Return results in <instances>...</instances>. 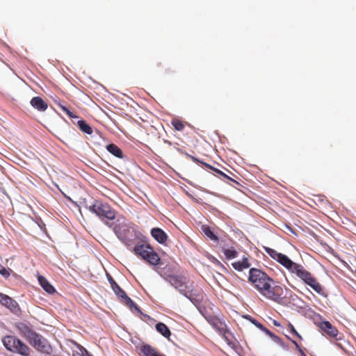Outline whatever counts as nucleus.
Segmentation results:
<instances>
[{"mask_svg": "<svg viewBox=\"0 0 356 356\" xmlns=\"http://www.w3.org/2000/svg\"><path fill=\"white\" fill-rule=\"evenodd\" d=\"M265 251L271 258L286 268L289 273L295 275L305 284L310 286L316 293L321 296H326L325 291L322 284L302 265L293 261L286 255L277 252L272 248H265Z\"/></svg>", "mask_w": 356, "mask_h": 356, "instance_id": "f257e3e1", "label": "nucleus"}, {"mask_svg": "<svg viewBox=\"0 0 356 356\" xmlns=\"http://www.w3.org/2000/svg\"><path fill=\"white\" fill-rule=\"evenodd\" d=\"M248 280L252 286L266 299L278 303L282 301L283 288L276 284L275 280L264 271L256 268H250Z\"/></svg>", "mask_w": 356, "mask_h": 356, "instance_id": "f03ea898", "label": "nucleus"}, {"mask_svg": "<svg viewBox=\"0 0 356 356\" xmlns=\"http://www.w3.org/2000/svg\"><path fill=\"white\" fill-rule=\"evenodd\" d=\"M172 286L177 289L181 293L188 298L192 302H200L202 300L203 295L201 289H195L193 282L186 281V278L173 275H163Z\"/></svg>", "mask_w": 356, "mask_h": 356, "instance_id": "7ed1b4c3", "label": "nucleus"}, {"mask_svg": "<svg viewBox=\"0 0 356 356\" xmlns=\"http://www.w3.org/2000/svg\"><path fill=\"white\" fill-rule=\"evenodd\" d=\"M86 207L96 214L106 225H108L106 220H113L115 218L116 211L107 203L95 200L92 204L86 205Z\"/></svg>", "mask_w": 356, "mask_h": 356, "instance_id": "20e7f679", "label": "nucleus"}, {"mask_svg": "<svg viewBox=\"0 0 356 356\" xmlns=\"http://www.w3.org/2000/svg\"><path fill=\"white\" fill-rule=\"evenodd\" d=\"M2 343L5 348L10 352L18 353L22 356H30V348L16 337L7 335L2 339Z\"/></svg>", "mask_w": 356, "mask_h": 356, "instance_id": "39448f33", "label": "nucleus"}, {"mask_svg": "<svg viewBox=\"0 0 356 356\" xmlns=\"http://www.w3.org/2000/svg\"><path fill=\"white\" fill-rule=\"evenodd\" d=\"M134 251L136 254L140 256L150 265L157 266L161 259L158 254L148 245H138L134 247Z\"/></svg>", "mask_w": 356, "mask_h": 356, "instance_id": "423d86ee", "label": "nucleus"}, {"mask_svg": "<svg viewBox=\"0 0 356 356\" xmlns=\"http://www.w3.org/2000/svg\"><path fill=\"white\" fill-rule=\"evenodd\" d=\"M29 342L35 349L42 353H49L51 350V346L48 343L47 340L36 332Z\"/></svg>", "mask_w": 356, "mask_h": 356, "instance_id": "0eeeda50", "label": "nucleus"}, {"mask_svg": "<svg viewBox=\"0 0 356 356\" xmlns=\"http://www.w3.org/2000/svg\"><path fill=\"white\" fill-rule=\"evenodd\" d=\"M115 295L120 299L121 302H124L127 307H129L130 309L138 312H140L139 307L134 303V302L127 295L125 291L120 288L115 292H114Z\"/></svg>", "mask_w": 356, "mask_h": 356, "instance_id": "6e6552de", "label": "nucleus"}, {"mask_svg": "<svg viewBox=\"0 0 356 356\" xmlns=\"http://www.w3.org/2000/svg\"><path fill=\"white\" fill-rule=\"evenodd\" d=\"M15 327L19 331L20 334L28 341H29L35 334V332L25 323H15Z\"/></svg>", "mask_w": 356, "mask_h": 356, "instance_id": "1a4fd4ad", "label": "nucleus"}, {"mask_svg": "<svg viewBox=\"0 0 356 356\" xmlns=\"http://www.w3.org/2000/svg\"><path fill=\"white\" fill-rule=\"evenodd\" d=\"M319 327L323 332L330 337L335 338L339 334L338 330L327 321L321 322L319 323Z\"/></svg>", "mask_w": 356, "mask_h": 356, "instance_id": "9d476101", "label": "nucleus"}, {"mask_svg": "<svg viewBox=\"0 0 356 356\" xmlns=\"http://www.w3.org/2000/svg\"><path fill=\"white\" fill-rule=\"evenodd\" d=\"M209 323L215 328L220 334L225 336L227 332L226 324L217 317H213L209 320Z\"/></svg>", "mask_w": 356, "mask_h": 356, "instance_id": "9b49d317", "label": "nucleus"}, {"mask_svg": "<svg viewBox=\"0 0 356 356\" xmlns=\"http://www.w3.org/2000/svg\"><path fill=\"white\" fill-rule=\"evenodd\" d=\"M250 257V256H243L241 260L232 263V266L234 270L239 272H241L245 269H248L251 266Z\"/></svg>", "mask_w": 356, "mask_h": 356, "instance_id": "f8f14e48", "label": "nucleus"}, {"mask_svg": "<svg viewBox=\"0 0 356 356\" xmlns=\"http://www.w3.org/2000/svg\"><path fill=\"white\" fill-rule=\"evenodd\" d=\"M152 236L159 243L164 244L168 240V235L161 228H152L151 230Z\"/></svg>", "mask_w": 356, "mask_h": 356, "instance_id": "ddd939ff", "label": "nucleus"}, {"mask_svg": "<svg viewBox=\"0 0 356 356\" xmlns=\"http://www.w3.org/2000/svg\"><path fill=\"white\" fill-rule=\"evenodd\" d=\"M0 303L12 311L15 310L18 306L15 300L3 293H0Z\"/></svg>", "mask_w": 356, "mask_h": 356, "instance_id": "4468645a", "label": "nucleus"}, {"mask_svg": "<svg viewBox=\"0 0 356 356\" xmlns=\"http://www.w3.org/2000/svg\"><path fill=\"white\" fill-rule=\"evenodd\" d=\"M31 105L39 111H44L48 108V104L40 97H34L30 102Z\"/></svg>", "mask_w": 356, "mask_h": 356, "instance_id": "2eb2a0df", "label": "nucleus"}, {"mask_svg": "<svg viewBox=\"0 0 356 356\" xmlns=\"http://www.w3.org/2000/svg\"><path fill=\"white\" fill-rule=\"evenodd\" d=\"M140 350L145 356H164L156 348L148 344L143 345Z\"/></svg>", "mask_w": 356, "mask_h": 356, "instance_id": "dca6fc26", "label": "nucleus"}, {"mask_svg": "<svg viewBox=\"0 0 356 356\" xmlns=\"http://www.w3.org/2000/svg\"><path fill=\"white\" fill-rule=\"evenodd\" d=\"M38 282L42 289L48 293L52 294L55 292L54 286L47 280L45 277L42 275H39Z\"/></svg>", "mask_w": 356, "mask_h": 356, "instance_id": "f3484780", "label": "nucleus"}, {"mask_svg": "<svg viewBox=\"0 0 356 356\" xmlns=\"http://www.w3.org/2000/svg\"><path fill=\"white\" fill-rule=\"evenodd\" d=\"M222 251L225 254L226 259L229 260L236 258L238 254L237 250L233 246L222 247Z\"/></svg>", "mask_w": 356, "mask_h": 356, "instance_id": "a211bd4d", "label": "nucleus"}, {"mask_svg": "<svg viewBox=\"0 0 356 356\" xmlns=\"http://www.w3.org/2000/svg\"><path fill=\"white\" fill-rule=\"evenodd\" d=\"M106 148L107 151L109 153H111V154H113V156H115L119 159L123 158L124 155H123L122 151L116 145L111 143V144L106 145Z\"/></svg>", "mask_w": 356, "mask_h": 356, "instance_id": "6ab92c4d", "label": "nucleus"}, {"mask_svg": "<svg viewBox=\"0 0 356 356\" xmlns=\"http://www.w3.org/2000/svg\"><path fill=\"white\" fill-rule=\"evenodd\" d=\"M156 330L165 338H169L171 335V332L168 326L163 323H158L156 325Z\"/></svg>", "mask_w": 356, "mask_h": 356, "instance_id": "aec40b11", "label": "nucleus"}, {"mask_svg": "<svg viewBox=\"0 0 356 356\" xmlns=\"http://www.w3.org/2000/svg\"><path fill=\"white\" fill-rule=\"evenodd\" d=\"M79 129L86 134L91 135L93 132L92 127L83 120L77 122Z\"/></svg>", "mask_w": 356, "mask_h": 356, "instance_id": "412c9836", "label": "nucleus"}, {"mask_svg": "<svg viewBox=\"0 0 356 356\" xmlns=\"http://www.w3.org/2000/svg\"><path fill=\"white\" fill-rule=\"evenodd\" d=\"M202 230L204 235L209 238L210 240L218 242V236L213 233V232L211 229V228L207 225H203L202 227Z\"/></svg>", "mask_w": 356, "mask_h": 356, "instance_id": "4be33fe9", "label": "nucleus"}, {"mask_svg": "<svg viewBox=\"0 0 356 356\" xmlns=\"http://www.w3.org/2000/svg\"><path fill=\"white\" fill-rule=\"evenodd\" d=\"M172 126L176 131H183L187 122H183L179 118H173L171 121Z\"/></svg>", "mask_w": 356, "mask_h": 356, "instance_id": "5701e85b", "label": "nucleus"}, {"mask_svg": "<svg viewBox=\"0 0 356 356\" xmlns=\"http://www.w3.org/2000/svg\"><path fill=\"white\" fill-rule=\"evenodd\" d=\"M56 104L63 111L65 112L70 118H77L78 117L76 115H74L72 112H71L66 106L63 105L60 102L55 101Z\"/></svg>", "mask_w": 356, "mask_h": 356, "instance_id": "b1692460", "label": "nucleus"}, {"mask_svg": "<svg viewBox=\"0 0 356 356\" xmlns=\"http://www.w3.org/2000/svg\"><path fill=\"white\" fill-rule=\"evenodd\" d=\"M107 278L111 286V288L114 292H115L117 290H118L120 286L115 282L114 279L111 277V275L107 274Z\"/></svg>", "mask_w": 356, "mask_h": 356, "instance_id": "393cba45", "label": "nucleus"}, {"mask_svg": "<svg viewBox=\"0 0 356 356\" xmlns=\"http://www.w3.org/2000/svg\"><path fill=\"white\" fill-rule=\"evenodd\" d=\"M287 326L292 334L296 336L298 339H302L301 335L296 331L294 326L291 323H289Z\"/></svg>", "mask_w": 356, "mask_h": 356, "instance_id": "a878e982", "label": "nucleus"}, {"mask_svg": "<svg viewBox=\"0 0 356 356\" xmlns=\"http://www.w3.org/2000/svg\"><path fill=\"white\" fill-rule=\"evenodd\" d=\"M0 274L4 277H8L10 276L9 270L1 265H0Z\"/></svg>", "mask_w": 356, "mask_h": 356, "instance_id": "bb28decb", "label": "nucleus"}, {"mask_svg": "<svg viewBox=\"0 0 356 356\" xmlns=\"http://www.w3.org/2000/svg\"><path fill=\"white\" fill-rule=\"evenodd\" d=\"M275 343H278L283 348H286L285 345L284 344L282 340L277 336H276L275 334L273 335L271 338Z\"/></svg>", "mask_w": 356, "mask_h": 356, "instance_id": "cd10ccee", "label": "nucleus"}, {"mask_svg": "<svg viewBox=\"0 0 356 356\" xmlns=\"http://www.w3.org/2000/svg\"><path fill=\"white\" fill-rule=\"evenodd\" d=\"M293 343L295 345L296 348L298 350V352L300 354V356H307L306 354L304 353L301 347L299 346V344L294 340H291Z\"/></svg>", "mask_w": 356, "mask_h": 356, "instance_id": "c85d7f7f", "label": "nucleus"}, {"mask_svg": "<svg viewBox=\"0 0 356 356\" xmlns=\"http://www.w3.org/2000/svg\"><path fill=\"white\" fill-rule=\"evenodd\" d=\"M205 165L207 167H208L209 168L211 169L212 170H213L215 172H216L217 174L221 175H223V172L221 171L219 169H217L214 167H212L211 165H209V164H205Z\"/></svg>", "mask_w": 356, "mask_h": 356, "instance_id": "c756f323", "label": "nucleus"}, {"mask_svg": "<svg viewBox=\"0 0 356 356\" xmlns=\"http://www.w3.org/2000/svg\"><path fill=\"white\" fill-rule=\"evenodd\" d=\"M252 323H254V325H255L258 328H259L261 330H263V328H264V326L261 323H260L259 322H258V321H256V320H254V321H252Z\"/></svg>", "mask_w": 356, "mask_h": 356, "instance_id": "7c9ffc66", "label": "nucleus"}, {"mask_svg": "<svg viewBox=\"0 0 356 356\" xmlns=\"http://www.w3.org/2000/svg\"><path fill=\"white\" fill-rule=\"evenodd\" d=\"M262 331L264 332L266 334H268L270 338H272L273 335L274 334L271 331H270L266 327H264V328H263Z\"/></svg>", "mask_w": 356, "mask_h": 356, "instance_id": "2f4dec72", "label": "nucleus"}, {"mask_svg": "<svg viewBox=\"0 0 356 356\" xmlns=\"http://www.w3.org/2000/svg\"><path fill=\"white\" fill-rule=\"evenodd\" d=\"M183 154H184L186 157L191 159L194 161H199L195 157L188 154L187 152H181Z\"/></svg>", "mask_w": 356, "mask_h": 356, "instance_id": "473e14b6", "label": "nucleus"}, {"mask_svg": "<svg viewBox=\"0 0 356 356\" xmlns=\"http://www.w3.org/2000/svg\"><path fill=\"white\" fill-rule=\"evenodd\" d=\"M225 178H226L227 179H229L233 182H235V183H237V181L234 179H233L232 178H231L230 177H229L228 175H227V177H225Z\"/></svg>", "mask_w": 356, "mask_h": 356, "instance_id": "72a5a7b5", "label": "nucleus"}, {"mask_svg": "<svg viewBox=\"0 0 356 356\" xmlns=\"http://www.w3.org/2000/svg\"><path fill=\"white\" fill-rule=\"evenodd\" d=\"M74 356H90L86 351V355H83V354H77V355H74Z\"/></svg>", "mask_w": 356, "mask_h": 356, "instance_id": "f704fd0d", "label": "nucleus"}, {"mask_svg": "<svg viewBox=\"0 0 356 356\" xmlns=\"http://www.w3.org/2000/svg\"><path fill=\"white\" fill-rule=\"evenodd\" d=\"M274 323V325H275V326H279V325H280V323H278L276 321H274V323Z\"/></svg>", "mask_w": 356, "mask_h": 356, "instance_id": "c9c22d12", "label": "nucleus"}, {"mask_svg": "<svg viewBox=\"0 0 356 356\" xmlns=\"http://www.w3.org/2000/svg\"><path fill=\"white\" fill-rule=\"evenodd\" d=\"M164 142L168 145H171V142H170L169 140H165Z\"/></svg>", "mask_w": 356, "mask_h": 356, "instance_id": "e433bc0d", "label": "nucleus"}, {"mask_svg": "<svg viewBox=\"0 0 356 356\" xmlns=\"http://www.w3.org/2000/svg\"><path fill=\"white\" fill-rule=\"evenodd\" d=\"M223 177H227V175L223 172V175H221Z\"/></svg>", "mask_w": 356, "mask_h": 356, "instance_id": "4c0bfd02", "label": "nucleus"}]
</instances>
